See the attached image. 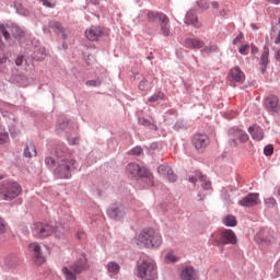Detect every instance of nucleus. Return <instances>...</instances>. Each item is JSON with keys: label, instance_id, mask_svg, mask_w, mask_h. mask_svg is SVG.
Returning <instances> with one entry per match:
<instances>
[{"label": "nucleus", "instance_id": "48", "mask_svg": "<svg viewBox=\"0 0 280 280\" xmlns=\"http://www.w3.org/2000/svg\"><path fill=\"white\" fill-rule=\"evenodd\" d=\"M15 65H16V67H21V65H23V56L18 57V58L15 59Z\"/></svg>", "mask_w": 280, "mask_h": 280}, {"label": "nucleus", "instance_id": "19", "mask_svg": "<svg viewBox=\"0 0 280 280\" xmlns=\"http://www.w3.org/2000/svg\"><path fill=\"white\" fill-rule=\"evenodd\" d=\"M182 280H197L198 279V271L194 269V267H186L180 272Z\"/></svg>", "mask_w": 280, "mask_h": 280}, {"label": "nucleus", "instance_id": "31", "mask_svg": "<svg viewBox=\"0 0 280 280\" xmlns=\"http://www.w3.org/2000/svg\"><path fill=\"white\" fill-rule=\"evenodd\" d=\"M158 172L161 174V176H167L168 174H172V166H170V165H160L158 167Z\"/></svg>", "mask_w": 280, "mask_h": 280}, {"label": "nucleus", "instance_id": "37", "mask_svg": "<svg viewBox=\"0 0 280 280\" xmlns=\"http://www.w3.org/2000/svg\"><path fill=\"white\" fill-rule=\"evenodd\" d=\"M12 34L15 38H21V36H23V30H21L19 26H13Z\"/></svg>", "mask_w": 280, "mask_h": 280}, {"label": "nucleus", "instance_id": "4", "mask_svg": "<svg viewBox=\"0 0 280 280\" xmlns=\"http://www.w3.org/2000/svg\"><path fill=\"white\" fill-rule=\"evenodd\" d=\"M21 185L16 182H8L0 187V195L4 200H14L21 196Z\"/></svg>", "mask_w": 280, "mask_h": 280}, {"label": "nucleus", "instance_id": "25", "mask_svg": "<svg viewBox=\"0 0 280 280\" xmlns=\"http://www.w3.org/2000/svg\"><path fill=\"white\" fill-rule=\"evenodd\" d=\"M161 15H165L164 13H156L154 11H149L147 14V21L149 23H156V21H161Z\"/></svg>", "mask_w": 280, "mask_h": 280}, {"label": "nucleus", "instance_id": "50", "mask_svg": "<svg viewBox=\"0 0 280 280\" xmlns=\"http://www.w3.org/2000/svg\"><path fill=\"white\" fill-rule=\"evenodd\" d=\"M250 49H252V54H258L259 48H257V46H255L254 44L250 45Z\"/></svg>", "mask_w": 280, "mask_h": 280}, {"label": "nucleus", "instance_id": "16", "mask_svg": "<svg viewBox=\"0 0 280 280\" xmlns=\"http://www.w3.org/2000/svg\"><path fill=\"white\" fill-rule=\"evenodd\" d=\"M198 180H200L202 189H211V182L207 180V177H205L202 173H196L189 177V183H198Z\"/></svg>", "mask_w": 280, "mask_h": 280}, {"label": "nucleus", "instance_id": "13", "mask_svg": "<svg viewBox=\"0 0 280 280\" xmlns=\"http://www.w3.org/2000/svg\"><path fill=\"white\" fill-rule=\"evenodd\" d=\"M265 108L267 110H270L271 113H279L280 106H279V97L277 96H269L264 102Z\"/></svg>", "mask_w": 280, "mask_h": 280}, {"label": "nucleus", "instance_id": "6", "mask_svg": "<svg viewBox=\"0 0 280 280\" xmlns=\"http://www.w3.org/2000/svg\"><path fill=\"white\" fill-rule=\"evenodd\" d=\"M213 244L214 246H226V244L235 246V244H237V235H235L233 230H223L220 233V240L214 238Z\"/></svg>", "mask_w": 280, "mask_h": 280}, {"label": "nucleus", "instance_id": "53", "mask_svg": "<svg viewBox=\"0 0 280 280\" xmlns=\"http://www.w3.org/2000/svg\"><path fill=\"white\" fill-rule=\"evenodd\" d=\"M8 61V57L0 58V65H4Z\"/></svg>", "mask_w": 280, "mask_h": 280}, {"label": "nucleus", "instance_id": "15", "mask_svg": "<svg viewBox=\"0 0 280 280\" xmlns=\"http://www.w3.org/2000/svg\"><path fill=\"white\" fill-rule=\"evenodd\" d=\"M101 37H102V28L100 26H91L85 31V38H88V40L95 42V40H100Z\"/></svg>", "mask_w": 280, "mask_h": 280}, {"label": "nucleus", "instance_id": "54", "mask_svg": "<svg viewBox=\"0 0 280 280\" xmlns=\"http://www.w3.org/2000/svg\"><path fill=\"white\" fill-rule=\"evenodd\" d=\"M270 3H273L275 5H279L280 0H269Z\"/></svg>", "mask_w": 280, "mask_h": 280}, {"label": "nucleus", "instance_id": "35", "mask_svg": "<svg viewBox=\"0 0 280 280\" xmlns=\"http://www.w3.org/2000/svg\"><path fill=\"white\" fill-rule=\"evenodd\" d=\"M265 205L268 207V209H272L277 206V199H275V197H269L265 199Z\"/></svg>", "mask_w": 280, "mask_h": 280}, {"label": "nucleus", "instance_id": "28", "mask_svg": "<svg viewBox=\"0 0 280 280\" xmlns=\"http://www.w3.org/2000/svg\"><path fill=\"white\" fill-rule=\"evenodd\" d=\"M223 224L225 226H237V219L232 214H228L223 218Z\"/></svg>", "mask_w": 280, "mask_h": 280}, {"label": "nucleus", "instance_id": "1", "mask_svg": "<svg viewBox=\"0 0 280 280\" xmlns=\"http://www.w3.org/2000/svg\"><path fill=\"white\" fill-rule=\"evenodd\" d=\"M45 163L48 167H54L57 163L56 174L59 178H71V172L78 167V162L71 156H59L57 162L54 158L48 156L45 159Z\"/></svg>", "mask_w": 280, "mask_h": 280}, {"label": "nucleus", "instance_id": "52", "mask_svg": "<svg viewBox=\"0 0 280 280\" xmlns=\"http://www.w3.org/2000/svg\"><path fill=\"white\" fill-rule=\"evenodd\" d=\"M230 145H232V147H237V140H235V139H232L231 141H230Z\"/></svg>", "mask_w": 280, "mask_h": 280}, {"label": "nucleus", "instance_id": "26", "mask_svg": "<svg viewBox=\"0 0 280 280\" xmlns=\"http://www.w3.org/2000/svg\"><path fill=\"white\" fill-rule=\"evenodd\" d=\"M36 154V147L33 143L27 144L24 149V156H26V159H33Z\"/></svg>", "mask_w": 280, "mask_h": 280}, {"label": "nucleus", "instance_id": "43", "mask_svg": "<svg viewBox=\"0 0 280 280\" xmlns=\"http://www.w3.org/2000/svg\"><path fill=\"white\" fill-rule=\"evenodd\" d=\"M7 226L8 224H5V221H3V219L0 218V235H3V233H5Z\"/></svg>", "mask_w": 280, "mask_h": 280}, {"label": "nucleus", "instance_id": "24", "mask_svg": "<svg viewBox=\"0 0 280 280\" xmlns=\"http://www.w3.org/2000/svg\"><path fill=\"white\" fill-rule=\"evenodd\" d=\"M230 135H234V137H237L238 141H241V143H246V141H248V139H249L248 133H246L242 130L231 129Z\"/></svg>", "mask_w": 280, "mask_h": 280}, {"label": "nucleus", "instance_id": "17", "mask_svg": "<svg viewBox=\"0 0 280 280\" xmlns=\"http://www.w3.org/2000/svg\"><path fill=\"white\" fill-rule=\"evenodd\" d=\"M184 47L187 49H202V47H205V42L198 38H186Z\"/></svg>", "mask_w": 280, "mask_h": 280}, {"label": "nucleus", "instance_id": "56", "mask_svg": "<svg viewBox=\"0 0 280 280\" xmlns=\"http://www.w3.org/2000/svg\"><path fill=\"white\" fill-rule=\"evenodd\" d=\"M276 60H278L280 62V49L276 54Z\"/></svg>", "mask_w": 280, "mask_h": 280}, {"label": "nucleus", "instance_id": "44", "mask_svg": "<svg viewBox=\"0 0 280 280\" xmlns=\"http://www.w3.org/2000/svg\"><path fill=\"white\" fill-rule=\"evenodd\" d=\"M166 176H167L170 183H176L177 176H176V174H174V171H171V174H168Z\"/></svg>", "mask_w": 280, "mask_h": 280}, {"label": "nucleus", "instance_id": "39", "mask_svg": "<svg viewBox=\"0 0 280 280\" xmlns=\"http://www.w3.org/2000/svg\"><path fill=\"white\" fill-rule=\"evenodd\" d=\"M130 154H133V156H141V154H143V149L141 147H135L130 151Z\"/></svg>", "mask_w": 280, "mask_h": 280}, {"label": "nucleus", "instance_id": "27", "mask_svg": "<svg viewBox=\"0 0 280 280\" xmlns=\"http://www.w3.org/2000/svg\"><path fill=\"white\" fill-rule=\"evenodd\" d=\"M178 259V256H176V253L173 249L168 250L164 257L165 264H176Z\"/></svg>", "mask_w": 280, "mask_h": 280}, {"label": "nucleus", "instance_id": "34", "mask_svg": "<svg viewBox=\"0 0 280 280\" xmlns=\"http://www.w3.org/2000/svg\"><path fill=\"white\" fill-rule=\"evenodd\" d=\"M10 139L8 131L4 128L0 127V143H5Z\"/></svg>", "mask_w": 280, "mask_h": 280}, {"label": "nucleus", "instance_id": "33", "mask_svg": "<svg viewBox=\"0 0 280 280\" xmlns=\"http://www.w3.org/2000/svg\"><path fill=\"white\" fill-rule=\"evenodd\" d=\"M197 8L200 10V12H205L209 10V3L205 0L197 1Z\"/></svg>", "mask_w": 280, "mask_h": 280}, {"label": "nucleus", "instance_id": "57", "mask_svg": "<svg viewBox=\"0 0 280 280\" xmlns=\"http://www.w3.org/2000/svg\"><path fill=\"white\" fill-rule=\"evenodd\" d=\"M253 30H257V26L255 24H252Z\"/></svg>", "mask_w": 280, "mask_h": 280}, {"label": "nucleus", "instance_id": "32", "mask_svg": "<svg viewBox=\"0 0 280 280\" xmlns=\"http://www.w3.org/2000/svg\"><path fill=\"white\" fill-rule=\"evenodd\" d=\"M138 86L140 91H150V89H152V82L148 81L147 79H143Z\"/></svg>", "mask_w": 280, "mask_h": 280}, {"label": "nucleus", "instance_id": "2", "mask_svg": "<svg viewBox=\"0 0 280 280\" xmlns=\"http://www.w3.org/2000/svg\"><path fill=\"white\" fill-rule=\"evenodd\" d=\"M138 246L144 248H159L163 244V236L154 229H144L137 237Z\"/></svg>", "mask_w": 280, "mask_h": 280}, {"label": "nucleus", "instance_id": "47", "mask_svg": "<svg viewBox=\"0 0 280 280\" xmlns=\"http://www.w3.org/2000/svg\"><path fill=\"white\" fill-rule=\"evenodd\" d=\"M68 142L70 145H78L79 139L78 138H68Z\"/></svg>", "mask_w": 280, "mask_h": 280}, {"label": "nucleus", "instance_id": "38", "mask_svg": "<svg viewBox=\"0 0 280 280\" xmlns=\"http://www.w3.org/2000/svg\"><path fill=\"white\" fill-rule=\"evenodd\" d=\"M273 152H275V147H272V144H268V145L265 147V149H264V154H265L266 156H272Z\"/></svg>", "mask_w": 280, "mask_h": 280}, {"label": "nucleus", "instance_id": "29", "mask_svg": "<svg viewBox=\"0 0 280 280\" xmlns=\"http://www.w3.org/2000/svg\"><path fill=\"white\" fill-rule=\"evenodd\" d=\"M119 270H120L119 264L115 261H112L107 265V271L110 275H119Z\"/></svg>", "mask_w": 280, "mask_h": 280}, {"label": "nucleus", "instance_id": "3", "mask_svg": "<svg viewBox=\"0 0 280 280\" xmlns=\"http://www.w3.org/2000/svg\"><path fill=\"white\" fill-rule=\"evenodd\" d=\"M137 277L142 280H154L158 277L156 262L152 260H143L138 265Z\"/></svg>", "mask_w": 280, "mask_h": 280}, {"label": "nucleus", "instance_id": "14", "mask_svg": "<svg viewBox=\"0 0 280 280\" xmlns=\"http://www.w3.org/2000/svg\"><path fill=\"white\" fill-rule=\"evenodd\" d=\"M228 78H230L232 82H244L246 75L240 67H234L229 71Z\"/></svg>", "mask_w": 280, "mask_h": 280}, {"label": "nucleus", "instance_id": "58", "mask_svg": "<svg viewBox=\"0 0 280 280\" xmlns=\"http://www.w3.org/2000/svg\"><path fill=\"white\" fill-rule=\"evenodd\" d=\"M278 196H280V188L278 189Z\"/></svg>", "mask_w": 280, "mask_h": 280}, {"label": "nucleus", "instance_id": "23", "mask_svg": "<svg viewBox=\"0 0 280 280\" xmlns=\"http://www.w3.org/2000/svg\"><path fill=\"white\" fill-rule=\"evenodd\" d=\"M49 27L54 30L56 34H62L63 38H67V35H65V27H62L60 22L51 21L49 22Z\"/></svg>", "mask_w": 280, "mask_h": 280}, {"label": "nucleus", "instance_id": "46", "mask_svg": "<svg viewBox=\"0 0 280 280\" xmlns=\"http://www.w3.org/2000/svg\"><path fill=\"white\" fill-rule=\"evenodd\" d=\"M242 38H244V34L241 33L238 34L234 39H233V45H237V43L242 42Z\"/></svg>", "mask_w": 280, "mask_h": 280}, {"label": "nucleus", "instance_id": "40", "mask_svg": "<svg viewBox=\"0 0 280 280\" xmlns=\"http://www.w3.org/2000/svg\"><path fill=\"white\" fill-rule=\"evenodd\" d=\"M102 80L96 79V80H90L86 82V86H101Z\"/></svg>", "mask_w": 280, "mask_h": 280}, {"label": "nucleus", "instance_id": "55", "mask_svg": "<svg viewBox=\"0 0 280 280\" xmlns=\"http://www.w3.org/2000/svg\"><path fill=\"white\" fill-rule=\"evenodd\" d=\"M279 43H280V31H279L278 36L276 38V45H279Z\"/></svg>", "mask_w": 280, "mask_h": 280}, {"label": "nucleus", "instance_id": "8", "mask_svg": "<svg viewBox=\"0 0 280 280\" xmlns=\"http://www.w3.org/2000/svg\"><path fill=\"white\" fill-rule=\"evenodd\" d=\"M84 268H85L84 264L77 262L72 266L65 267L62 269V272L67 280H75L78 275H80V272H82Z\"/></svg>", "mask_w": 280, "mask_h": 280}, {"label": "nucleus", "instance_id": "42", "mask_svg": "<svg viewBox=\"0 0 280 280\" xmlns=\"http://www.w3.org/2000/svg\"><path fill=\"white\" fill-rule=\"evenodd\" d=\"M250 46L248 44L242 45L238 49V52L242 54V56H247L248 52L246 51Z\"/></svg>", "mask_w": 280, "mask_h": 280}, {"label": "nucleus", "instance_id": "51", "mask_svg": "<svg viewBox=\"0 0 280 280\" xmlns=\"http://www.w3.org/2000/svg\"><path fill=\"white\" fill-rule=\"evenodd\" d=\"M211 5L212 8H214V10H218V8H220V4L217 1H213Z\"/></svg>", "mask_w": 280, "mask_h": 280}, {"label": "nucleus", "instance_id": "21", "mask_svg": "<svg viewBox=\"0 0 280 280\" xmlns=\"http://www.w3.org/2000/svg\"><path fill=\"white\" fill-rule=\"evenodd\" d=\"M248 132L252 135L254 141H261V139H264V130H261L259 126L254 125L249 127Z\"/></svg>", "mask_w": 280, "mask_h": 280}, {"label": "nucleus", "instance_id": "49", "mask_svg": "<svg viewBox=\"0 0 280 280\" xmlns=\"http://www.w3.org/2000/svg\"><path fill=\"white\" fill-rule=\"evenodd\" d=\"M215 49H218V47L211 46V47H206V48L203 49V51H206L207 54H209L210 51H215Z\"/></svg>", "mask_w": 280, "mask_h": 280}, {"label": "nucleus", "instance_id": "45", "mask_svg": "<svg viewBox=\"0 0 280 280\" xmlns=\"http://www.w3.org/2000/svg\"><path fill=\"white\" fill-rule=\"evenodd\" d=\"M46 8H56V4L49 2V0H39Z\"/></svg>", "mask_w": 280, "mask_h": 280}, {"label": "nucleus", "instance_id": "20", "mask_svg": "<svg viewBox=\"0 0 280 280\" xmlns=\"http://www.w3.org/2000/svg\"><path fill=\"white\" fill-rule=\"evenodd\" d=\"M185 23L187 25H192L194 27L199 28L201 26L200 22L198 21V15H196V12L188 11L185 18Z\"/></svg>", "mask_w": 280, "mask_h": 280}, {"label": "nucleus", "instance_id": "59", "mask_svg": "<svg viewBox=\"0 0 280 280\" xmlns=\"http://www.w3.org/2000/svg\"><path fill=\"white\" fill-rule=\"evenodd\" d=\"M277 266H280V262H278Z\"/></svg>", "mask_w": 280, "mask_h": 280}, {"label": "nucleus", "instance_id": "12", "mask_svg": "<svg viewBox=\"0 0 280 280\" xmlns=\"http://www.w3.org/2000/svg\"><path fill=\"white\" fill-rule=\"evenodd\" d=\"M28 248H30L31 253H33L36 264H38V265L45 264V257L43 256V248L40 247V244H38L36 242L31 243L28 245Z\"/></svg>", "mask_w": 280, "mask_h": 280}, {"label": "nucleus", "instance_id": "22", "mask_svg": "<svg viewBox=\"0 0 280 280\" xmlns=\"http://www.w3.org/2000/svg\"><path fill=\"white\" fill-rule=\"evenodd\" d=\"M269 56H270V48H268V46H265L264 51L260 56V66L262 67L261 68L262 72L266 71V69L268 68V62H269L268 58H269Z\"/></svg>", "mask_w": 280, "mask_h": 280}, {"label": "nucleus", "instance_id": "7", "mask_svg": "<svg viewBox=\"0 0 280 280\" xmlns=\"http://www.w3.org/2000/svg\"><path fill=\"white\" fill-rule=\"evenodd\" d=\"M127 174L129 176L137 177L139 176L140 178H150L151 173L148 168L139 166L137 163H130L126 167Z\"/></svg>", "mask_w": 280, "mask_h": 280}, {"label": "nucleus", "instance_id": "36", "mask_svg": "<svg viewBox=\"0 0 280 280\" xmlns=\"http://www.w3.org/2000/svg\"><path fill=\"white\" fill-rule=\"evenodd\" d=\"M164 97H165V94H163L162 92H159L158 94H153L149 98V102H151V103L159 102V100H163Z\"/></svg>", "mask_w": 280, "mask_h": 280}, {"label": "nucleus", "instance_id": "41", "mask_svg": "<svg viewBox=\"0 0 280 280\" xmlns=\"http://www.w3.org/2000/svg\"><path fill=\"white\" fill-rule=\"evenodd\" d=\"M0 34L3 35V37L5 38V40L10 39V33H8L5 31V26L3 24H0Z\"/></svg>", "mask_w": 280, "mask_h": 280}, {"label": "nucleus", "instance_id": "11", "mask_svg": "<svg viewBox=\"0 0 280 280\" xmlns=\"http://www.w3.org/2000/svg\"><path fill=\"white\" fill-rule=\"evenodd\" d=\"M192 145L196 150H205L209 145V137L207 135L197 133L192 138Z\"/></svg>", "mask_w": 280, "mask_h": 280}, {"label": "nucleus", "instance_id": "10", "mask_svg": "<svg viewBox=\"0 0 280 280\" xmlns=\"http://www.w3.org/2000/svg\"><path fill=\"white\" fill-rule=\"evenodd\" d=\"M126 213H128V209L122 205H114L107 211L112 220H122V218H126Z\"/></svg>", "mask_w": 280, "mask_h": 280}, {"label": "nucleus", "instance_id": "9", "mask_svg": "<svg viewBox=\"0 0 280 280\" xmlns=\"http://www.w3.org/2000/svg\"><path fill=\"white\" fill-rule=\"evenodd\" d=\"M238 205L241 207H257V205H261V199H259V192H249L247 196L243 197Z\"/></svg>", "mask_w": 280, "mask_h": 280}, {"label": "nucleus", "instance_id": "30", "mask_svg": "<svg viewBox=\"0 0 280 280\" xmlns=\"http://www.w3.org/2000/svg\"><path fill=\"white\" fill-rule=\"evenodd\" d=\"M46 56H47V52H46L45 48H39V49L35 50L33 54L34 60H45Z\"/></svg>", "mask_w": 280, "mask_h": 280}, {"label": "nucleus", "instance_id": "5", "mask_svg": "<svg viewBox=\"0 0 280 280\" xmlns=\"http://www.w3.org/2000/svg\"><path fill=\"white\" fill-rule=\"evenodd\" d=\"M32 235L36 240H45V237H51L56 233V229L47 223H34L31 226Z\"/></svg>", "mask_w": 280, "mask_h": 280}, {"label": "nucleus", "instance_id": "18", "mask_svg": "<svg viewBox=\"0 0 280 280\" xmlns=\"http://www.w3.org/2000/svg\"><path fill=\"white\" fill-rule=\"evenodd\" d=\"M170 18L160 15V32L162 36H170L171 34Z\"/></svg>", "mask_w": 280, "mask_h": 280}]
</instances>
